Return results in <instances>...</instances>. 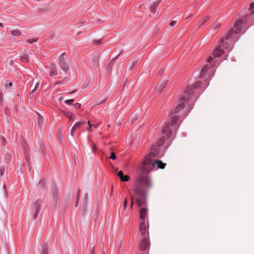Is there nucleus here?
Instances as JSON below:
<instances>
[{"label":"nucleus","mask_w":254,"mask_h":254,"mask_svg":"<svg viewBox=\"0 0 254 254\" xmlns=\"http://www.w3.org/2000/svg\"><path fill=\"white\" fill-rule=\"evenodd\" d=\"M97 149V146H96V145L95 144H93L92 146V149L94 151H95V150H96Z\"/></svg>","instance_id":"40"},{"label":"nucleus","mask_w":254,"mask_h":254,"mask_svg":"<svg viewBox=\"0 0 254 254\" xmlns=\"http://www.w3.org/2000/svg\"><path fill=\"white\" fill-rule=\"evenodd\" d=\"M117 158L116 157V156L114 152H112L111 153V156L110 157H109V159H113V160H116Z\"/></svg>","instance_id":"23"},{"label":"nucleus","mask_w":254,"mask_h":254,"mask_svg":"<svg viewBox=\"0 0 254 254\" xmlns=\"http://www.w3.org/2000/svg\"><path fill=\"white\" fill-rule=\"evenodd\" d=\"M5 167L3 166H2L0 168V176H3L4 173Z\"/></svg>","instance_id":"25"},{"label":"nucleus","mask_w":254,"mask_h":254,"mask_svg":"<svg viewBox=\"0 0 254 254\" xmlns=\"http://www.w3.org/2000/svg\"><path fill=\"white\" fill-rule=\"evenodd\" d=\"M116 60V58H114V59L112 60V61L110 62V63H109V64L108 65L109 68H111V66H112V65L115 63Z\"/></svg>","instance_id":"29"},{"label":"nucleus","mask_w":254,"mask_h":254,"mask_svg":"<svg viewBox=\"0 0 254 254\" xmlns=\"http://www.w3.org/2000/svg\"><path fill=\"white\" fill-rule=\"evenodd\" d=\"M20 61L23 63H27L29 61L28 56L27 54H24L20 58Z\"/></svg>","instance_id":"19"},{"label":"nucleus","mask_w":254,"mask_h":254,"mask_svg":"<svg viewBox=\"0 0 254 254\" xmlns=\"http://www.w3.org/2000/svg\"><path fill=\"white\" fill-rule=\"evenodd\" d=\"M184 97L180 101V103L177 105L174 110V113L177 114L179 113L181 110H182L184 107Z\"/></svg>","instance_id":"12"},{"label":"nucleus","mask_w":254,"mask_h":254,"mask_svg":"<svg viewBox=\"0 0 254 254\" xmlns=\"http://www.w3.org/2000/svg\"><path fill=\"white\" fill-rule=\"evenodd\" d=\"M168 83L167 80H163L161 81L157 85L156 92L157 93L160 94L162 90L166 87Z\"/></svg>","instance_id":"8"},{"label":"nucleus","mask_w":254,"mask_h":254,"mask_svg":"<svg viewBox=\"0 0 254 254\" xmlns=\"http://www.w3.org/2000/svg\"><path fill=\"white\" fill-rule=\"evenodd\" d=\"M39 86V82H37L34 88L32 90L31 92L30 93V95L31 94L33 93L37 89V88H38Z\"/></svg>","instance_id":"24"},{"label":"nucleus","mask_w":254,"mask_h":254,"mask_svg":"<svg viewBox=\"0 0 254 254\" xmlns=\"http://www.w3.org/2000/svg\"><path fill=\"white\" fill-rule=\"evenodd\" d=\"M224 39H222L221 42L222 43L223 42Z\"/></svg>","instance_id":"50"},{"label":"nucleus","mask_w":254,"mask_h":254,"mask_svg":"<svg viewBox=\"0 0 254 254\" xmlns=\"http://www.w3.org/2000/svg\"><path fill=\"white\" fill-rule=\"evenodd\" d=\"M95 43L97 44V45H100V44H101L102 43V41L101 40H97L96 41H95Z\"/></svg>","instance_id":"41"},{"label":"nucleus","mask_w":254,"mask_h":254,"mask_svg":"<svg viewBox=\"0 0 254 254\" xmlns=\"http://www.w3.org/2000/svg\"><path fill=\"white\" fill-rule=\"evenodd\" d=\"M117 175L122 181L127 182L129 179V177L127 175H124L122 171H119Z\"/></svg>","instance_id":"14"},{"label":"nucleus","mask_w":254,"mask_h":254,"mask_svg":"<svg viewBox=\"0 0 254 254\" xmlns=\"http://www.w3.org/2000/svg\"><path fill=\"white\" fill-rule=\"evenodd\" d=\"M98 61V57L95 58L93 60V62L95 65H97Z\"/></svg>","instance_id":"36"},{"label":"nucleus","mask_w":254,"mask_h":254,"mask_svg":"<svg viewBox=\"0 0 254 254\" xmlns=\"http://www.w3.org/2000/svg\"><path fill=\"white\" fill-rule=\"evenodd\" d=\"M187 90H189V91H190V88H188V89H187Z\"/></svg>","instance_id":"52"},{"label":"nucleus","mask_w":254,"mask_h":254,"mask_svg":"<svg viewBox=\"0 0 254 254\" xmlns=\"http://www.w3.org/2000/svg\"><path fill=\"white\" fill-rule=\"evenodd\" d=\"M2 97H3L2 93H0V103H2Z\"/></svg>","instance_id":"39"},{"label":"nucleus","mask_w":254,"mask_h":254,"mask_svg":"<svg viewBox=\"0 0 254 254\" xmlns=\"http://www.w3.org/2000/svg\"><path fill=\"white\" fill-rule=\"evenodd\" d=\"M85 124V121H80L78 122H76L72 127L71 131H70V134L71 136L73 135L74 132L75 130L77 128L80 127L81 126Z\"/></svg>","instance_id":"11"},{"label":"nucleus","mask_w":254,"mask_h":254,"mask_svg":"<svg viewBox=\"0 0 254 254\" xmlns=\"http://www.w3.org/2000/svg\"><path fill=\"white\" fill-rule=\"evenodd\" d=\"M42 254H48V249L47 247H44L42 250Z\"/></svg>","instance_id":"27"},{"label":"nucleus","mask_w":254,"mask_h":254,"mask_svg":"<svg viewBox=\"0 0 254 254\" xmlns=\"http://www.w3.org/2000/svg\"><path fill=\"white\" fill-rule=\"evenodd\" d=\"M127 198H126L124 203V209L125 210H126L127 208Z\"/></svg>","instance_id":"31"},{"label":"nucleus","mask_w":254,"mask_h":254,"mask_svg":"<svg viewBox=\"0 0 254 254\" xmlns=\"http://www.w3.org/2000/svg\"><path fill=\"white\" fill-rule=\"evenodd\" d=\"M209 19V17H204L199 22V27L201 26L203 24H204Z\"/></svg>","instance_id":"21"},{"label":"nucleus","mask_w":254,"mask_h":254,"mask_svg":"<svg viewBox=\"0 0 254 254\" xmlns=\"http://www.w3.org/2000/svg\"><path fill=\"white\" fill-rule=\"evenodd\" d=\"M159 2H160V0H157L156 1H155L154 2H153V3H152L150 5V11L154 14H156L155 9L159 5Z\"/></svg>","instance_id":"15"},{"label":"nucleus","mask_w":254,"mask_h":254,"mask_svg":"<svg viewBox=\"0 0 254 254\" xmlns=\"http://www.w3.org/2000/svg\"><path fill=\"white\" fill-rule=\"evenodd\" d=\"M25 158L26 162L28 163L29 161V156L27 154H25Z\"/></svg>","instance_id":"37"},{"label":"nucleus","mask_w":254,"mask_h":254,"mask_svg":"<svg viewBox=\"0 0 254 254\" xmlns=\"http://www.w3.org/2000/svg\"><path fill=\"white\" fill-rule=\"evenodd\" d=\"M81 105L79 103H75L74 104L73 106L75 109H78L80 108Z\"/></svg>","instance_id":"35"},{"label":"nucleus","mask_w":254,"mask_h":254,"mask_svg":"<svg viewBox=\"0 0 254 254\" xmlns=\"http://www.w3.org/2000/svg\"><path fill=\"white\" fill-rule=\"evenodd\" d=\"M139 230H140V234H141V236L143 237H145L146 226H145V222L144 221L140 223Z\"/></svg>","instance_id":"13"},{"label":"nucleus","mask_w":254,"mask_h":254,"mask_svg":"<svg viewBox=\"0 0 254 254\" xmlns=\"http://www.w3.org/2000/svg\"><path fill=\"white\" fill-rule=\"evenodd\" d=\"M153 186L151 179L147 175L138 176L135 182L133 191L135 193V201L139 208L140 218L144 220L147 214V195L148 190Z\"/></svg>","instance_id":"1"},{"label":"nucleus","mask_w":254,"mask_h":254,"mask_svg":"<svg viewBox=\"0 0 254 254\" xmlns=\"http://www.w3.org/2000/svg\"><path fill=\"white\" fill-rule=\"evenodd\" d=\"M65 115L67 117H68L69 119V120L71 119V118H72L71 115H69L68 114H65Z\"/></svg>","instance_id":"42"},{"label":"nucleus","mask_w":254,"mask_h":254,"mask_svg":"<svg viewBox=\"0 0 254 254\" xmlns=\"http://www.w3.org/2000/svg\"><path fill=\"white\" fill-rule=\"evenodd\" d=\"M6 82H7V81H5V83H3L4 84V87H5V88L6 89L8 88V86L11 87L12 86V84H13L12 82H10V83H8V84H7L6 83Z\"/></svg>","instance_id":"28"},{"label":"nucleus","mask_w":254,"mask_h":254,"mask_svg":"<svg viewBox=\"0 0 254 254\" xmlns=\"http://www.w3.org/2000/svg\"><path fill=\"white\" fill-rule=\"evenodd\" d=\"M77 199H78V200L79 199V194H78V198H77Z\"/></svg>","instance_id":"53"},{"label":"nucleus","mask_w":254,"mask_h":254,"mask_svg":"<svg viewBox=\"0 0 254 254\" xmlns=\"http://www.w3.org/2000/svg\"><path fill=\"white\" fill-rule=\"evenodd\" d=\"M8 156L9 159H10L11 158V154H8Z\"/></svg>","instance_id":"47"},{"label":"nucleus","mask_w":254,"mask_h":254,"mask_svg":"<svg viewBox=\"0 0 254 254\" xmlns=\"http://www.w3.org/2000/svg\"><path fill=\"white\" fill-rule=\"evenodd\" d=\"M219 26H220V23L218 22H216L214 23L213 24L214 28H217Z\"/></svg>","instance_id":"33"},{"label":"nucleus","mask_w":254,"mask_h":254,"mask_svg":"<svg viewBox=\"0 0 254 254\" xmlns=\"http://www.w3.org/2000/svg\"><path fill=\"white\" fill-rule=\"evenodd\" d=\"M62 99H63V98H62V97H61V98H60V100H62Z\"/></svg>","instance_id":"51"},{"label":"nucleus","mask_w":254,"mask_h":254,"mask_svg":"<svg viewBox=\"0 0 254 254\" xmlns=\"http://www.w3.org/2000/svg\"><path fill=\"white\" fill-rule=\"evenodd\" d=\"M87 123H88V126H89V127L87 128V130H88V131H91V129L92 127H93V126H92V125H92V124H90V121H88V122H87Z\"/></svg>","instance_id":"32"},{"label":"nucleus","mask_w":254,"mask_h":254,"mask_svg":"<svg viewBox=\"0 0 254 254\" xmlns=\"http://www.w3.org/2000/svg\"><path fill=\"white\" fill-rule=\"evenodd\" d=\"M133 200H134V198L133 196H131V203H130V209H132V207L133 206Z\"/></svg>","instance_id":"34"},{"label":"nucleus","mask_w":254,"mask_h":254,"mask_svg":"<svg viewBox=\"0 0 254 254\" xmlns=\"http://www.w3.org/2000/svg\"><path fill=\"white\" fill-rule=\"evenodd\" d=\"M37 40H38V39H28L27 40V42L29 43V44H32L33 42H37Z\"/></svg>","instance_id":"30"},{"label":"nucleus","mask_w":254,"mask_h":254,"mask_svg":"<svg viewBox=\"0 0 254 254\" xmlns=\"http://www.w3.org/2000/svg\"><path fill=\"white\" fill-rule=\"evenodd\" d=\"M249 10L251 11L250 13L246 15L244 18L254 19V2L251 3L250 4Z\"/></svg>","instance_id":"10"},{"label":"nucleus","mask_w":254,"mask_h":254,"mask_svg":"<svg viewBox=\"0 0 254 254\" xmlns=\"http://www.w3.org/2000/svg\"><path fill=\"white\" fill-rule=\"evenodd\" d=\"M92 126L95 128H97L98 127V125H93Z\"/></svg>","instance_id":"46"},{"label":"nucleus","mask_w":254,"mask_h":254,"mask_svg":"<svg viewBox=\"0 0 254 254\" xmlns=\"http://www.w3.org/2000/svg\"><path fill=\"white\" fill-rule=\"evenodd\" d=\"M51 71L50 73V75L51 76L56 75L57 74V71L56 70V66L55 64H52L51 65Z\"/></svg>","instance_id":"18"},{"label":"nucleus","mask_w":254,"mask_h":254,"mask_svg":"<svg viewBox=\"0 0 254 254\" xmlns=\"http://www.w3.org/2000/svg\"><path fill=\"white\" fill-rule=\"evenodd\" d=\"M223 48H226V47H225L224 45H223Z\"/></svg>","instance_id":"55"},{"label":"nucleus","mask_w":254,"mask_h":254,"mask_svg":"<svg viewBox=\"0 0 254 254\" xmlns=\"http://www.w3.org/2000/svg\"><path fill=\"white\" fill-rule=\"evenodd\" d=\"M212 60V57H210L207 60V64L201 69L200 76L201 78H205L207 80L213 74V70L211 69L212 67V64L210 63Z\"/></svg>","instance_id":"4"},{"label":"nucleus","mask_w":254,"mask_h":254,"mask_svg":"<svg viewBox=\"0 0 254 254\" xmlns=\"http://www.w3.org/2000/svg\"><path fill=\"white\" fill-rule=\"evenodd\" d=\"M94 247H93V248H92V250H91V252H90V254H93V253H94Z\"/></svg>","instance_id":"44"},{"label":"nucleus","mask_w":254,"mask_h":254,"mask_svg":"<svg viewBox=\"0 0 254 254\" xmlns=\"http://www.w3.org/2000/svg\"><path fill=\"white\" fill-rule=\"evenodd\" d=\"M155 156L156 154L151 152L145 157L142 164L141 169L143 171V173L140 174L139 176L141 175H146L149 176L146 173L149 172L156 165H157V167L159 169H163L165 168L166 165V163H164L160 160H153L151 159V158L154 157ZM148 177L150 178L149 177Z\"/></svg>","instance_id":"2"},{"label":"nucleus","mask_w":254,"mask_h":254,"mask_svg":"<svg viewBox=\"0 0 254 254\" xmlns=\"http://www.w3.org/2000/svg\"><path fill=\"white\" fill-rule=\"evenodd\" d=\"M223 51L221 49H220V48H216L213 53L212 55L214 57H218L220 56L223 54Z\"/></svg>","instance_id":"16"},{"label":"nucleus","mask_w":254,"mask_h":254,"mask_svg":"<svg viewBox=\"0 0 254 254\" xmlns=\"http://www.w3.org/2000/svg\"><path fill=\"white\" fill-rule=\"evenodd\" d=\"M2 138L3 143L4 145H5V142H6V139L5 138H4L3 137H2Z\"/></svg>","instance_id":"43"},{"label":"nucleus","mask_w":254,"mask_h":254,"mask_svg":"<svg viewBox=\"0 0 254 254\" xmlns=\"http://www.w3.org/2000/svg\"><path fill=\"white\" fill-rule=\"evenodd\" d=\"M149 246V243L148 242V240L147 238L143 237L141 240V242L139 244L140 249L141 250H146Z\"/></svg>","instance_id":"9"},{"label":"nucleus","mask_w":254,"mask_h":254,"mask_svg":"<svg viewBox=\"0 0 254 254\" xmlns=\"http://www.w3.org/2000/svg\"><path fill=\"white\" fill-rule=\"evenodd\" d=\"M37 116H38V126L40 128H41L42 126L43 125V122H44V118L39 113H37Z\"/></svg>","instance_id":"17"},{"label":"nucleus","mask_w":254,"mask_h":254,"mask_svg":"<svg viewBox=\"0 0 254 254\" xmlns=\"http://www.w3.org/2000/svg\"><path fill=\"white\" fill-rule=\"evenodd\" d=\"M176 22H177L176 21H173L171 22H170V25L171 27H173V26H174L176 24Z\"/></svg>","instance_id":"38"},{"label":"nucleus","mask_w":254,"mask_h":254,"mask_svg":"<svg viewBox=\"0 0 254 254\" xmlns=\"http://www.w3.org/2000/svg\"><path fill=\"white\" fill-rule=\"evenodd\" d=\"M0 27H3L2 24L1 23H0Z\"/></svg>","instance_id":"48"},{"label":"nucleus","mask_w":254,"mask_h":254,"mask_svg":"<svg viewBox=\"0 0 254 254\" xmlns=\"http://www.w3.org/2000/svg\"><path fill=\"white\" fill-rule=\"evenodd\" d=\"M39 184H40V185H43V184H44V182H43V181H40V182H39Z\"/></svg>","instance_id":"45"},{"label":"nucleus","mask_w":254,"mask_h":254,"mask_svg":"<svg viewBox=\"0 0 254 254\" xmlns=\"http://www.w3.org/2000/svg\"><path fill=\"white\" fill-rule=\"evenodd\" d=\"M243 23L242 20H238L237 21L234 25V28L229 31L227 35L226 36V38L227 39H229L233 33L234 34H239L241 32L242 26L241 25Z\"/></svg>","instance_id":"5"},{"label":"nucleus","mask_w":254,"mask_h":254,"mask_svg":"<svg viewBox=\"0 0 254 254\" xmlns=\"http://www.w3.org/2000/svg\"><path fill=\"white\" fill-rule=\"evenodd\" d=\"M64 53L62 54L59 58V64L61 68L64 71H66L68 69V64L66 60L64 58Z\"/></svg>","instance_id":"6"},{"label":"nucleus","mask_w":254,"mask_h":254,"mask_svg":"<svg viewBox=\"0 0 254 254\" xmlns=\"http://www.w3.org/2000/svg\"><path fill=\"white\" fill-rule=\"evenodd\" d=\"M75 91H73L69 93L70 94H72L73 92H74Z\"/></svg>","instance_id":"49"},{"label":"nucleus","mask_w":254,"mask_h":254,"mask_svg":"<svg viewBox=\"0 0 254 254\" xmlns=\"http://www.w3.org/2000/svg\"><path fill=\"white\" fill-rule=\"evenodd\" d=\"M148 234H149V232H148V231H147V235H148Z\"/></svg>","instance_id":"54"},{"label":"nucleus","mask_w":254,"mask_h":254,"mask_svg":"<svg viewBox=\"0 0 254 254\" xmlns=\"http://www.w3.org/2000/svg\"><path fill=\"white\" fill-rule=\"evenodd\" d=\"M165 139L164 137L161 138L158 141L157 144L159 146H161L163 144L164 142Z\"/></svg>","instance_id":"22"},{"label":"nucleus","mask_w":254,"mask_h":254,"mask_svg":"<svg viewBox=\"0 0 254 254\" xmlns=\"http://www.w3.org/2000/svg\"><path fill=\"white\" fill-rule=\"evenodd\" d=\"M179 118L176 116L172 117L170 122H165L162 127V132L164 133L167 137H170L173 131H175L178 127V124L177 122L178 121Z\"/></svg>","instance_id":"3"},{"label":"nucleus","mask_w":254,"mask_h":254,"mask_svg":"<svg viewBox=\"0 0 254 254\" xmlns=\"http://www.w3.org/2000/svg\"><path fill=\"white\" fill-rule=\"evenodd\" d=\"M41 201L40 199H37L33 204V209L34 210V217L36 218L39 213V211L41 209Z\"/></svg>","instance_id":"7"},{"label":"nucleus","mask_w":254,"mask_h":254,"mask_svg":"<svg viewBox=\"0 0 254 254\" xmlns=\"http://www.w3.org/2000/svg\"><path fill=\"white\" fill-rule=\"evenodd\" d=\"M74 101V99L66 100L64 101V103L67 105H71Z\"/></svg>","instance_id":"26"},{"label":"nucleus","mask_w":254,"mask_h":254,"mask_svg":"<svg viewBox=\"0 0 254 254\" xmlns=\"http://www.w3.org/2000/svg\"><path fill=\"white\" fill-rule=\"evenodd\" d=\"M11 33L14 36H19L21 35V33L18 30H13L11 31Z\"/></svg>","instance_id":"20"}]
</instances>
